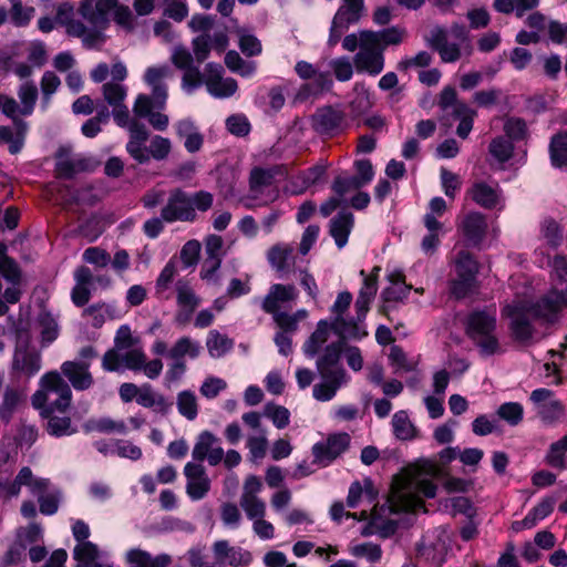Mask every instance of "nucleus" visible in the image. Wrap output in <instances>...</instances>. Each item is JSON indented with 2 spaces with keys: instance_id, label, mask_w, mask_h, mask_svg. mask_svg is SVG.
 Returning <instances> with one entry per match:
<instances>
[{
  "instance_id": "obj_54",
  "label": "nucleus",
  "mask_w": 567,
  "mask_h": 567,
  "mask_svg": "<svg viewBox=\"0 0 567 567\" xmlns=\"http://www.w3.org/2000/svg\"><path fill=\"white\" fill-rule=\"evenodd\" d=\"M370 516H371V519H370L369 524L363 528L362 535L369 536V535H372L378 532V533H380L381 536L386 537L390 534L394 533L395 525L391 520H386L385 523H383L382 526H380V524H379L380 515L378 513L377 507H374L372 509Z\"/></svg>"
},
{
  "instance_id": "obj_21",
  "label": "nucleus",
  "mask_w": 567,
  "mask_h": 567,
  "mask_svg": "<svg viewBox=\"0 0 567 567\" xmlns=\"http://www.w3.org/2000/svg\"><path fill=\"white\" fill-rule=\"evenodd\" d=\"M458 230L468 246L480 247L487 231L486 218L483 214L477 212L468 213L462 219Z\"/></svg>"
},
{
  "instance_id": "obj_15",
  "label": "nucleus",
  "mask_w": 567,
  "mask_h": 567,
  "mask_svg": "<svg viewBox=\"0 0 567 567\" xmlns=\"http://www.w3.org/2000/svg\"><path fill=\"white\" fill-rule=\"evenodd\" d=\"M41 369V355L28 346H18L14 350L11 373L14 378H31Z\"/></svg>"
},
{
  "instance_id": "obj_42",
  "label": "nucleus",
  "mask_w": 567,
  "mask_h": 567,
  "mask_svg": "<svg viewBox=\"0 0 567 567\" xmlns=\"http://www.w3.org/2000/svg\"><path fill=\"white\" fill-rule=\"evenodd\" d=\"M322 382L315 384L312 389L313 398L318 401L326 402L334 398L337 391L341 388L347 379L340 378H321Z\"/></svg>"
},
{
  "instance_id": "obj_22",
  "label": "nucleus",
  "mask_w": 567,
  "mask_h": 567,
  "mask_svg": "<svg viewBox=\"0 0 567 567\" xmlns=\"http://www.w3.org/2000/svg\"><path fill=\"white\" fill-rule=\"evenodd\" d=\"M298 291L293 285L274 284L261 301V309L271 316L281 312L280 307L289 301L296 300Z\"/></svg>"
},
{
  "instance_id": "obj_62",
  "label": "nucleus",
  "mask_w": 567,
  "mask_h": 567,
  "mask_svg": "<svg viewBox=\"0 0 567 567\" xmlns=\"http://www.w3.org/2000/svg\"><path fill=\"white\" fill-rule=\"evenodd\" d=\"M476 279L470 277H458L451 281L450 290L456 299H463L473 292Z\"/></svg>"
},
{
  "instance_id": "obj_63",
  "label": "nucleus",
  "mask_w": 567,
  "mask_h": 567,
  "mask_svg": "<svg viewBox=\"0 0 567 567\" xmlns=\"http://www.w3.org/2000/svg\"><path fill=\"white\" fill-rule=\"evenodd\" d=\"M61 492L55 489L44 495H39L38 503L40 513L47 516L55 514L59 509Z\"/></svg>"
},
{
  "instance_id": "obj_44",
  "label": "nucleus",
  "mask_w": 567,
  "mask_h": 567,
  "mask_svg": "<svg viewBox=\"0 0 567 567\" xmlns=\"http://www.w3.org/2000/svg\"><path fill=\"white\" fill-rule=\"evenodd\" d=\"M389 360L395 372H412L415 371L419 360L410 358L404 350L399 346H392L389 353Z\"/></svg>"
},
{
  "instance_id": "obj_45",
  "label": "nucleus",
  "mask_w": 567,
  "mask_h": 567,
  "mask_svg": "<svg viewBox=\"0 0 567 567\" xmlns=\"http://www.w3.org/2000/svg\"><path fill=\"white\" fill-rule=\"evenodd\" d=\"M488 152L497 163H507L513 157L514 143L505 136H496L491 141Z\"/></svg>"
},
{
  "instance_id": "obj_51",
  "label": "nucleus",
  "mask_w": 567,
  "mask_h": 567,
  "mask_svg": "<svg viewBox=\"0 0 567 567\" xmlns=\"http://www.w3.org/2000/svg\"><path fill=\"white\" fill-rule=\"evenodd\" d=\"M18 96L22 103L21 114L31 115L38 99V89L33 82H24L19 91Z\"/></svg>"
},
{
  "instance_id": "obj_37",
  "label": "nucleus",
  "mask_w": 567,
  "mask_h": 567,
  "mask_svg": "<svg viewBox=\"0 0 567 567\" xmlns=\"http://www.w3.org/2000/svg\"><path fill=\"white\" fill-rule=\"evenodd\" d=\"M393 434L398 440L410 441L416 437V429L410 421L406 411H398L392 417Z\"/></svg>"
},
{
  "instance_id": "obj_13",
  "label": "nucleus",
  "mask_w": 567,
  "mask_h": 567,
  "mask_svg": "<svg viewBox=\"0 0 567 567\" xmlns=\"http://www.w3.org/2000/svg\"><path fill=\"white\" fill-rule=\"evenodd\" d=\"M529 399L536 405L538 416L547 424L557 422L565 414L564 404L554 399V392L549 389H536Z\"/></svg>"
},
{
  "instance_id": "obj_16",
  "label": "nucleus",
  "mask_w": 567,
  "mask_h": 567,
  "mask_svg": "<svg viewBox=\"0 0 567 567\" xmlns=\"http://www.w3.org/2000/svg\"><path fill=\"white\" fill-rule=\"evenodd\" d=\"M192 456L197 462L207 460L209 465H218L224 457V450L219 445V439L209 431L202 432L194 445Z\"/></svg>"
},
{
  "instance_id": "obj_46",
  "label": "nucleus",
  "mask_w": 567,
  "mask_h": 567,
  "mask_svg": "<svg viewBox=\"0 0 567 567\" xmlns=\"http://www.w3.org/2000/svg\"><path fill=\"white\" fill-rule=\"evenodd\" d=\"M476 115V112L472 109H470L466 104H457L454 110V117L460 120V123L456 128V134L461 138H466L472 128H473V121Z\"/></svg>"
},
{
  "instance_id": "obj_11",
  "label": "nucleus",
  "mask_w": 567,
  "mask_h": 567,
  "mask_svg": "<svg viewBox=\"0 0 567 567\" xmlns=\"http://www.w3.org/2000/svg\"><path fill=\"white\" fill-rule=\"evenodd\" d=\"M343 341H336L328 344L319 354L316 367L321 378L347 379V372L341 363Z\"/></svg>"
},
{
  "instance_id": "obj_9",
  "label": "nucleus",
  "mask_w": 567,
  "mask_h": 567,
  "mask_svg": "<svg viewBox=\"0 0 567 567\" xmlns=\"http://www.w3.org/2000/svg\"><path fill=\"white\" fill-rule=\"evenodd\" d=\"M353 63L358 72H365L372 76L380 74L384 69L383 48L369 43V39L360 33V50L354 55Z\"/></svg>"
},
{
  "instance_id": "obj_58",
  "label": "nucleus",
  "mask_w": 567,
  "mask_h": 567,
  "mask_svg": "<svg viewBox=\"0 0 567 567\" xmlns=\"http://www.w3.org/2000/svg\"><path fill=\"white\" fill-rule=\"evenodd\" d=\"M315 82L312 84L307 83L300 87L299 95L308 96L310 93H318L324 90H330L332 86V80L328 72H318L313 78Z\"/></svg>"
},
{
  "instance_id": "obj_23",
  "label": "nucleus",
  "mask_w": 567,
  "mask_h": 567,
  "mask_svg": "<svg viewBox=\"0 0 567 567\" xmlns=\"http://www.w3.org/2000/svg\"><path fill=\"white\" fill-rule=\"evenodd\" d=\"M213 551L218 563L224 564L227 561V564L233 567L248 566L252 560L250 551L240 547L230 546L227 540L215 542Z\"/></svg>"
},
{
  "instance_id": "obj_19",
  "label": "nucleus",
  "mask_w": 567,
  "mask_h": 567,
  "mask_svg": "<svg viewBox=\"0 0 567 567\" xmlns=\"http://www.w3.org/2000/svg\"><path fill=\"white\" fill-rule=\"evenodd\" d=\"M117 0H95L80 2L79 12L95 29H105L109 24V13L116 8Z\"/></svg>"
},
{
  "instance_id": "obj_40",
  "label": "nucleus",
  "mask_w": 567,
  "mask_h": 567,
  "mask_svg": "<svg viewBox=\"0 0 567 567\" xmlns=\"http://www.w3.org/2000/svg\"><path fill=\"white\" fill-rule=\"evenodd\" d=\"M206 347L213 358H220L233 349L234 341L217 330H210L207 336Z\"/></svg>"
},
{
  "instance_id": "obj_57",
  "label": "nucleus",
  "mask_w": 567,
  "mask_h": 567,
  "mask_svg": "<svg viewBox=\"0 0 567 567\" xmlns=\"http://www.w3.org/2000/svg\"><path fill=\"white\" fill-rule=\"evenodd\" d=\"M246 446L249 450L252 460H261L266 456L268 440L266 430H260L258 435H250L247 439Z\"/></svg>"
},
{
  "instance_id": "obj_27",
  "label": "nucleus",
  "mask_w": 567,
  "mask_h": 567,
  "mask_svg": "<svg viewBox=\"0 0 567 567\" xmlns=\"http://www.w3.org/2000/svg\"><path fill=\"white\" fill-rule=\"evenodd\" d=\"M468 193L471 198L485 209L496 208L501 202V190L497 185L491 186L485 182H477Z\"/></svg>"
},
{
  "instance_id": "obj_64",
  "label": "nucleus",
  "mask_w": 567,
  "mask_h": 567,
  "mask_svg": "<svg viewBox=\"0 0 567 567\" xmlns=\"http://www.w3.org/2000/svg\"><path fill=\"white\" fill-rule=\"evenodd\" d=\"M351 554L354 557H364L370 563H377L381 559L382 550L381 547L373 543H362L352 546Z\"/></svg>"
},
{
  "instance_id": "obj_33",
  "label": "nucleus",
  "mask_w": 567,
  "mask_h": 567,
  "mask_svg": "<svg viewBox=\"0 0 567 567\" xmlns=\"http://www.w3.org/2000/svg\"><path fill=\"white\" fill-rule=\"evenodd\" d=\"M293 260V248L289 245H275L268 251V261L278 272H286Z\"/></svg>"
},
{
  "instance_id": "obj_17",
  "label": "nucleus",
  "mask_w": 567,
  "mask_h": 567,
  "mask_svg": "<svg viewBox=\"0 0 567 567\" xmlns=\"http://www.w3.org/2000/svg\"><path fill=\"white\" fill-rule=\"evenodd\" d=\"M172 75L168 65L151 66L145 71L144 81L152 87L153 102L156 110H164L167 100V85L164 83L166 78Z\"/></svg>"
},
{
  "instance_id": "obj_4",
  "label": "nucleus",
  "mask_w": 567,
  "mask_h": 567,
  "mask_svg": "<svg viewBox=\"0 0 567 567\" xmlns=\"http://www.w3.org/2000/svg\"><path fill=\"white\" fill-rule=\"evenodd\" d=\"M495 331V310H475L468 315L466 319V334L483 355H493L498 352L499 342Z\"/></svg>"
},
{
  "instance_id": "obj_52",
  "label": "nucleus",
  "mask_w": 567,
  "mask_h": 567,
  "mask_svg": "<svg viewBox=\"0 0 567 567\" xmlns=\"http://www.w3.org/2000/svg\"><path fill=\"white\" fill-rule=\"evenodd\" d=\"M21 396L14 389H7L3 394V401L0 406V420L4 423H9L12 415L19 405Z\"/></svg>"
},
{
  "instance_id": "obj_50",
  "label": "nucleus",
  "mask_w": 567,
  "mask_h": 567,
  "mask_svg": "<svg viewBox=\"0 0 567 567\" xmlns=\"http://www.w3.org/2000/svg\"><path fill=\"white\" fill-rule=\"evenodd\" d=\"M177 410L187 420H195L198 414L196 395L188 390L179 392L177 395Z\"/></svg>"
},
{
  "instance_id": "obj_39",
  "label": "nucleus",
  "mask_w": 567,
  "mask_h": 567,
  "mask_svg": "<svg viewBox=\"0 0 567 567\" xmlns=\"http://www.w3.org/2000/svg\"><path fill=\"white\" fill-rule=\"evenodd\" d=\"M550 162L554 167L567 165V133L554 135L549 144Z\"/></svg>"
},
{
  "instance_id": "obj_24",
  "label": "nucleus",
  "mask_w": 567,
  "mask_h": 567,
  "mask_svg": "<svg viewBox=\"0 0 567 567\" xmlns=\"http://www.w3.org/2000/svg\"><path fill=\"white\" fill-rule=\"evenodd\" d=\"M90 169L91 163L87 158L81 156L70 157L65 150H59L55 163V174L59 178L71 179L78 173Z\"/></svg>"
},
{
  "instance_id": "obj_12",
  "label": "nucleus",
  "mask_w": 567,
  "mask_h": 567,
  "mask_svg": "<svg viewBox=\"0 0 567 567\" xmlns=\"http://www.w3.org/2000/svg\"><path fill=\"white\" fill-rule=\"evenodd\" d=\"M344 112L331 105L318 109L312 116V127L320 135L336 136L344 130Z\"/></svg>"
},
{
  "instance_id": "obj_26",
  "label": "nucleus",
  "mask_w": 567,
  "mask_h": 567,
  "mask_svg": "<svg viewBox=\"0 0 567 567\" xmlns=\"http://www.w3.org/2000/svg\"><path fill=\"white\" fill-rule=\"evenodd\" d=\"M363 321H358V317L346 319L344 317L333 318L331 320V330L339 336L346 344L347 339L361 340L368 336V331L362 326Z\"/></svg>"
},
{
  "instance_id": "obj_48",
  "label": "nucleus",
  "mask_w": 567,
  "mask_h": 567,
  "mask_svg": "<svg viewBox=\"0 0 567 567\" xmlns=\"http://www.w3.org/2000/svg\"><path fill=\"white\" fill-rule=\"evenodd\" d=\"M455 271L458 277L475 278L478 272V262L467 250L458 251L455 260Z\"/></svg>"
},
{
  "instance_id": "obj_3",
  "label": "nucleus",
  "mask_w": 567,
  "mask_h": 567,
  "mask_svg": "<svg viewBox=\"0 0 567 567\" xmlns=\"http://www.w3.org/2000/svg\"><path fill=\"white\" fill-rule=\"evenodd\" d=\"M72 402V390L59 371L44 373L39 381V389L32 394L31 403L40 414L53 412L65 413Z\"/></svg>"
},
{
  "instance_id": "obj_32",
  "label": "nucleus",
  "mask_w": 567,
  "mask_h": 567,
  "mask_svg": "<svg viewBox=\"0 0 567 567\" xmlns=\"http://www.w3.org/2000/svg\"><path fill=\"white\" fill-rule=\"evenodd\" d=\"M47 422V431L50 435L60 437L64 435H71L75 432L72 427L71 419L66 415V412L61 414L60 412H53L49 414H40Z\"/></svg>"
},
{
  "instance_id": "obj_38",
  "label": "nucleus",
  "mask_w": 567,
  "mask_h": 567,
  "mask_svg": "<svg viewBox=\"0 0 567 567\" xmlns=\"http://www.w3.org/2000/svg\"><path fill=\"white\" fill-rule=\"evenodd\" d=\"M177 275V267L173 260H169L162 271L159 272L155 281V296L159 300H168L169 293L167 292L172 282Z\"/></svg>"
},
{
  "instance_id": "obj_29",
  "label": "nucleus",
  "mask_w": 567,
  "mask_h": 567,
  "mask_svg": "<svg viewBox=\"0 0 567 567\" xmlns=\"http://www.w3.org/2000/svg\"><path fill=\"white\" fill-rule=\"evenodd\" d=\"M136 403L143 408L153 409L155 412L166 414L173 406L163 394L155 392L151 384L145 383L141 386Z\"/></svg>"
},
{
  "instance_id": "obj_14",
  "label": "nucleus",
  "mask_w": 567,
  "mask_h": 567,
  "mask_svg": "<svg viewBox=\"0 0 567 567\" xmlns=\"http://www.w3.org/2000/svg\"><path fill=\"white\" fill-rule=\"evenodd\" d=\"M90 362L70 360L64 361L59 372L62 378L72 386L75 391L89 390L94 384V379L90 372Z\"/></svg>"
},
{
  "instance_id": "obj_2",
  "label": "nucleus",
  "mask_w": 567,
  "mask_h": 567,
  "mask_svg": "<svg viewBox=\"0 0 567 567\" xmlns=\"http://www.w3.org/2000/svg\"><path fill=\"white\" fill-rule=\"evenodd\" d=\"M213 205L214 195L208 190L187 192L182 187H175L168 192L161 216L167 224L195 223L198 213H207Z\"/></svg>"
},
{
  "instance_id": "obj_18",
  "label": "nucleus",
  "mask_w": 567,
  "mask_h": 567,
  "mask_svg": "<svg viewBox=\"0 0 567 567\" xmlns=\"http://www.w3.org/2000/svg\"><path fill=\"white\" fill-rule=\"evenodd\" d=\"M184 475L187 480V495L193 501L204 498L210 488V480L205 467L199 463L188 462L184 467Z\"/></svg>"
},
{
  "instance_id": "obj_30",
  "label": "nucleus",
  "mask_w": 567,
  "mask_h": 567,
  "mask_svg": "<svg viewBox=\"0 0 567 567\" xmlns=\"http://www.w3.org/2000/svg\"><path fill=\"white\" fill-rule=\"evenodd\" d=\"M330 330L331 322H328L327 320H320L317 323L316 330L302 346V350L306 357L315 358L317 354H319L320 350L328 341Z\"/></svg>"
},
{
  "instance_id": "obj_5",
  "label": "nucleus",
  "mask_w": 567,
  "mask_h": 567,
  "mask_svg": "<svg viewBox=\"0 0 567 567\" xmlns=\"http://www.w3.org/2000/svg\"><path fill=\"white\" fill-rule=\"evenodd\" d=\"M276 171L254 167L249 175V194L244 199V207L255 209L267 206L278 197V190L274 186Z\"/></svg>"
},
{
  "instance_id": "obj_31",
  "label": "nucleus",
  "mask_w": 567,
  "mask_h": 567,
  "mask_svg": "<svg viewBox=\"0 0 567 567\" xmlns=\"http://www.w3.org/2000/svg\"><path fill=\"white\" fill-rule=\"evenodd\" d=\"M127 561L131 567H167L172 563V558L167 554L153 557L145 550L131 549L127 553Z\"/></svg>"
},
{
  "instance_id": "obj_59",
  "label": "nucleus",
  "mask_w": 567,
  "mask_h": 567,
  "mask_svg": "<svg viewBox=\"0 0 567 567\" xmlns=\"http://www.w3.org/2000/svg\"><path fill=\"white\" fill-rule=\"evenodd\" d=\"M412 286L410 285H394L383 289L381 297L385 305L394 303V302H403L410 291ZM384 310H388V306L384 307Z\"/></svg>"
},
{
  "instance_id": "obj_25",
  "label": "nucleus",
  "mask_w": 567,
  "mask_h": 567,
  "mask_svg": "<svg viewBox=\"0 0 567 567\" xmlns=\"http://www.w3.org/2000/svg\"><path fill=\"white\" fill-rule=\"evenodd\" d=\"M354 225V216L349 210L339 212L329 224V234L338 248H343Z\"/></svg>"
},
{
  "instance_id": "obj_43",
  "label": "nucleus",
  "mask_w": 567,
  "mask_h": 567,
  "mask_svg": "<svg viewBox=\"0 0 567 567\" xmlns=\"http://www.w3.org/2000/svg\"><path fill=\"white\" fill-rule=\"evenodd\" d=\"M200 353V346L193 341L189 337L179 338L167 352L172 360H183L185 355L195 359Z\"/></svg>"
},
{
  "instance_id": "obj_60",
  "label": "nucleus",
  "mask_w": 567,
  "mask_h": 567,
  "mask_svg": "<svg viewBox=\"0 0 567 567\" xmlns=\"http://www.w3.org/2000/svg\"><path fill=\"white\" fill-rule=\"evenodd\" d=\"M240 506L249 519L264 518L266 504L258 497H240Z\"/></svg>"
},
{
  "instance_id": "obj_34",
  "label": "nucleus",
  "mask_w": 567,
  "mask_h": 567,
  "mask_svg": "<svg viewBox=\"0 0 567 567\" xmlns=\"http://www.w3.org/2000/svg\"><path fill=\"white\" fill-rule=\"evenodd\" d=\"M176 303L178 308L196 310L200 305V298L196 295L190 282L186 279H178L175 284Z\"/></svg>"
},
{
  "instance_id": "obj_7",
  "label": "nucleus",
  "mask_w": 567,
  "mask_h": 567,
  "mask_svg": "<svg viewBox=\"0 0 567 567\" xmlns=\"http://www.w3.org/2000/svg\"><path fill=\"white\" fill-rule=\"evenodd\" d=\"M503 316L509 319V329L516 341L527 342L533 338L535 329L532 323L533 317L526 308V301L506 305L503 308Z\"/></svg>"
},
{
  "instance_id": "obj_10",
  "label": "nucleus",
  "mask_w": 567,
  "mask_h": 567,
  "mask_svg": "<svg viewBox=\"0 0 567 567\" xmlns=\"http://www.w3.org/2000/svg\"><path fill=\"white\" fill-rule=\"evenodd\" d=\"M350 435L348 433H336L327 437L326 441L318 442L312 446L313 464L328 466L350 445Z\"/></svg>"
},
{
  "instance_id": "obj_41",
  "label": "nucleus",
  "mask_w": 567,
  "mask_h": 567,
  "mask_svg": "<svg viewBox=\"0 0 567 567\" xmlns=\"http://www.w3.org/2000/svg\"><path fill=\"white\" fill-rule=\"evenodd\" d=\"M557 498L554 496H546L535 505L525 516V525L534 527L537 523L551 514L556 505Z\"/></svg>"
},
{
  "instance_id": "obj_55",
  "label": "nucleus",
  "mask_w": 567,
  "mask_h": 567,
  "mask_svg": "<svg viewBox=\"0 0 567 567\" xmlns=\"http://www.w3.org/2000/svg\"><path fill=\"white\" fill-rule=\"evenodd\" d=\"M504 133L511 142L522 141L527 135L526 122L520 117H508L504 123Z\"/></svg>"
},
{
  "instance_id": "obj_8",
  "label": "nucleus",
  "mask_w": 567,
  "mask_h": 567,
  "mask_svg": "<svg viewBox=\"0 0 567 567\" xmlns=\"http://www.w3.org/2000/svg\"><path fill=\"white\" fill-rule=\"evenodd\" d=\"M146 354L142 349L134 348L125 353L116 349L107 350L102 358V368L106 372H123L125 369L137 372L142 371Z\"/></svg>"
},
{
  "instance_id": "obj_28",
  "label": "nucleus",
  "mask_w": 567,
  "mask_h": 567,
  "mask_svg": "<svg viewBox=\"0 0 567 567\" xmlns=\"http://www.w3.org/2000/svg\"><path fill=\"white\" fill-rule=\"evenodd\" d=\"M360 33L369 39V43L372 42L384 51L388 45H398L403 41L405 29L395 25L381 31L362 30Z\"/></svg>"
},
{
  "instance_id": "obj_56",
  "label": "nucleus",
  "mask_w": 567,
  "mask_h": 567,
  "mask_svg": "<svg viewBox=\"0 0 567 567\" xmlns=\"http://www.w3.org/2000/svg\"><path fill=\"white\" fill-rule=\"evenodd\" d=\"M264 414L272 421L277 429H285L290 422V412L281 405L268 403L265 405Z\"/></svg>"
},
{
  "instance_id": "obj_61",
  "label": "nucleus",
  "mask_w": 567,
  "mask_h": 567,
  "mask_svg": "<svg viewBox=\"0 0 567 567\" xmlns=\"http://www.w3.org/2000/svg\"><path fill=\"white\" fill-rule=\"evenodd\" d=\"M25 544L23 542H14L1 557L2 567H12L21 563L25 557Z\"/></svg>"
},
{
  "instance_id": "obj_36",
  "label": "nucleus",
  "mask_w": 567,
  "mask_h": 567,
  "mask_svg": "<svg viewBox=\"0 0 567 567\" xmlns=\"http://www.w3.org/2000/svg\"><path fill=\"white\" fill-rule=\"evenodd\" d=\"M364 9V0H343V4L338 9L334 17L336 23L354 24L357 23Z\"/></svg>"
},
{
  "instance_id": "obj_6",
  "label": "nucleus",
  "mask_w": 567,
  "mask_h": 567,
  "mask_svg": "<svg viewBox=\"0 0 567 567\" xmlns=\"http://www.w3.org/2000/svg\"><path fill=\"white\" fill-rule=\"evenodd\" d=\"M452 545L451 532L443 527H436L423 536L417 554L426 561L440 566L445 559Z\"/></svg>"
},
{
  "instance_id": "obj_53",
  "label": "nucleus",
  "mask_w": 567,
  "mask_h": 567,
  "mask_svg": "<svg viewBox=\"0 0 567 567\" xmlns=\"http://www.w3.org/2000/svg\"><path fill=\"white\" fill-rule=\"evenodd\" d=\"M104 100L113 107L120 106L126 97L127 89L125 85L115 82L104 83L102 86Z\"/></svg>"
},
{
  "instance_id": "obj_49",
  "label": "nucleus",
  "mask_w": 567,
  "mask_h": 567,
  "mask_svg": "<svg viewBox=\"0 0 567 567\" xmlns=\"http://www.w3.org/2000/svg\"><path fill=\"white\" fill-rule=\"evenodd\" d=\"M496 414L511 426H516L523 421L524 408L518 402H506L498 406Z\"/></svg>"
},
{
  "instance_id": "obj_47",
  "label": "nucleus",
  "mask_w": 567,
  "mask_h": 567,
  "mask_svg": "<svg viewBox=\"0 0 567 567\" xmlns=\"http://www.w3.org/2000/svg\"><path fill=\"white\" fill-rule=\"evenodd\" d=\"M73 557L83 567H97L99 548L91 542L79 543L74 547Z\"/></svg>"
},
{
  "instance_id": "obj_1",
  "label": "nucleus",
  "mask_w": 567,
  "mask_h": 567,
  "mask_svg": "<svg viewBox=\"0 0 567 567\" xmlns=\"http://www.w3.org/2000/svg\"><path fill=\"white\" fill-rule=\"evenodd\" d=\"M440 474V467L432 462H424L402 475L393 478L388 497L390 513L415 512L424 507L423 498H433L437 486L433 477Z\"/></svg>"
},
{
  "instance_id": "obj_35",
  "label": "nucleus",
  "mask_w": 567,
  "mask_h": 567,
  "mask_svg": "<svg viewBox=\"0 0 567 567\" xmlns=\"http://www.w3.org/2000/svg\"><path fill=\"white\" fill-rule=\"evenodd\" d=\"M567 434L551 443L545 455V463L556 470L567 468Z\"/></svg>"
},
{
  "instance_id": "obj_20",
  "label": "nucleus",
  "mask_w": 567,
  "mask_h": 567,
  "mask_svg": "<svg viewBox=\"0 0 567 567\" xmlns=\"http://www.w3.org/2000/svg\"><path fill=\"white\" fill-rule=\"evenodd\" d=\"M530 316L534 320H540L546 323H555L560 318L559 300L553 290L534 302L526 301Z\"/></svg>"
}]
</instances>
